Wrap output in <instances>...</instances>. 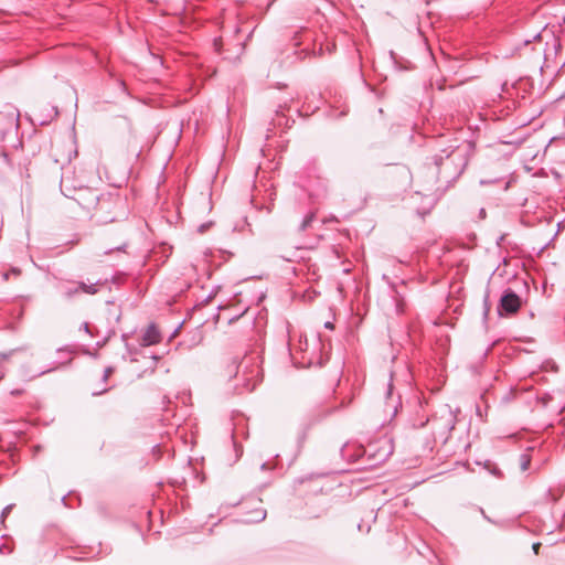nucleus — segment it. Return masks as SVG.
I'll use <instances>...</instances> for the list:
<instances>
[{
  "label": "nucleus",
  "instance_id": "6",
  "mask_svg": "<svg viewBox=\"0 0 565 565\" xmlns=\"http://www.w3.org/2000/svg\"><path fill=\"white\" fill-rule=\"evenodd\" d=\"M312 218H313V215H312V214L308 215V216L303 220V222H302V224H301V230H306V228L310 225V223H311Z\"/></svg>",
  "mask_w": 565,
  "mask_h": 565
},
{
  "label": "nucleus",
  "instance_id": "9",
  "mask_svg": "<svg viewBox=\"0 0 565 565\" xmlns=\"http://www.w3.org/2000/svg\"><path fill=\"white\" fill-rule=\"evenodd\" d=\"M11 394H13V395H20V394H22V391H20V390L12 391V392H11Z\"/></svg>",
  "mask_w": 565,
  "mask_h": 565
},
{
  "label": "nucleus",
  "instance_id": "3",
  "mask_svg": "<svg viewBox=\"0 0 565 565\" xmlns=\"http://www.w3.org/2000/svg\"><path fill=\"white\" fill-rule=\"evenodd\" d=\"M161 341V334L154 324H150L143 332L141 343L145 347L158 344Z\"/></svg>",
  "mask_w": 565,
  "mask_h": 565
},
{
  "label": "nucleus",
  "instance_id": "4",
  "mask_svg": "<svg viewBox=\"0 0 565 565\" xmlns=\"http://www.w3.org/2000/svg\"><path fill=\"white\" fill-rule=\"evenodd\" d=\"M79 290L83 291V292H86V294H92V295L97 291L95 285H86L85 282H79L78 287L76 289L67 290L66 291V296L71 297V296H73L74 294H76Z\"/></svg>",
  "mask_w": 565,
  "mask_h": 565
},
{
  "label": "nucleus",
  "instance_id": "8",
  "mask_svg": "<svg viewBox=\"0 0 565 565\" xmlns=\"http://www.w3.org/2000/svg\"><path fill=\"white\" fill-rule=\"evenodd\" d=\"M324 327L328 329H333V324L331 322H326Z\"/></svg>",
  "mask_w": 565,
  "mask_h": 565
},
{
  "label": "nucleus",
  "instance_id": "10",
  "mask_svg": "<svg viewBox=\"0 0 565 565\" xmlns=\"http://www.w3.org/2000/svg\"><path fill=\"white\" fill-rule=\"evenodd\" d=\"M13 273H14L15 275H19V274H20V270H19V269H14V270H13Z\"/></svg>",
  "mask_w": 565,
  "mask_h": 565
},
{
  "label": "nucleus",
  "instance_id": "1",
  "mask_svg": "<svg viewBox=\"0 0 565 565\" xmlns=\"http://www.w3.org/2000/svg\"><path fill=\"white\" fill-rule=\"evenodd\" d=\"M76 154V146L72 138L58 139L51 142L49 157L56 164L63 167L64 164L70 163Z\"/></svg>",
  "mask_w": 565,
  "mask_h": 565
},
{
  "label": "nucleus",
  "instance_id": "2",
  "mask_svg": "<svg viewBox=\"0 0 565 565\" xmlns=\"http://www.w3.org/2000/svg\"><path fill=\"white\" fill-rule=\"evenodd\" d=\"M521 308V299L520 297L513 292V291H507L501 300H500V307L499 312L502 315V311H504L508 315H514L519 311Z\"/></svg>",
  "mask_w": 565,
  "mask_h": 565
},
{
  "label": "nucleus",
  "instance_id": "7",
  "mask_svg": "<svg viewBox=\"0 0 565 565\" xmlns=\"http://www.w3.org/2000/svg\"><path fill=\"white\" fill-rule=\"evenodd\" d=\"M540 547H541L540 543H534L532 546V548L536 555L539 554Z\"/></svg>",
  "mask_w": 565,
  "mask_h": 565
},
{
  "label": "nucleus",
  "instance_id": "5",
  "mask_svg": "<svg viewBox=\"0 0 565 565\" xmlns=\"http://www.w3.org/2000/svg\"><path fill=\"white\" fill-rule=\"evenodd\" d=\"M530 462H531V458L529 455L524 454V455H521L520 457V467H521V470H526L530 466Z\"/></svg>",
  "mask_w": 565,
  "mask_h": 565
}]
</instances>
